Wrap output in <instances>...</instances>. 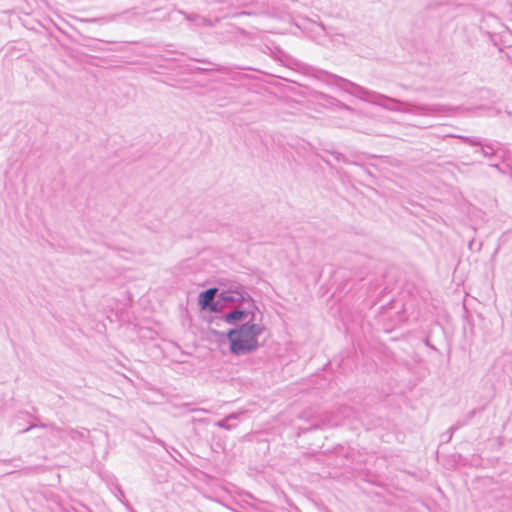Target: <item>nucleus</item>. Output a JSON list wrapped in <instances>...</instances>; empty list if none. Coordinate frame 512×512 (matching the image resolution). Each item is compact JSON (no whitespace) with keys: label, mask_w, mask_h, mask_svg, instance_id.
<instances>
[{"label":"nucleus","mask_w":512,"mask_h":512,"mask_svg":"<svg viewBox=\"0 0 512 512\" xmlns=\"http://www.w3.org/2000/svg\"><path fill=\"white\" fill-rule=\"evenodd\" d=\"M35 427H40V428L51 427L52 429H55V426L52 425V424L51 425H47L45 423H39V424L33 423V424H30L27 428H25L22 432H28L31 429L35 428Z\"/></svg>","instance_id":"9"},{"label":"nucleus","mask_w":512,"mask_h":512,"mask_svg":"<svg viewBox=\"0 0 512 512\" xmlns=\"http://www.w3.org/2000/svg\"><path fill=\"white\" fill-rule=\"evenodd\" d=\"M68 435L73 439V440H76L78 438H84V434L82 432H79L77 430H74V429H69L68 430Z\"/></svg>","instance_id":"10"},{"label":"nucleus","mask_w":512,"mask_h":512,"mask_svg":"<svg viewBox=\"0 0 512 512\" xmlns=\"http://www.w3.org/2000/svg\"><path fill=\"white\" fill-rule=\"evenodd\" d=\"M322 73L324 74L327 83L335 85L363 101L381 106L393 112H403L417 116L438 117L454 115L459 109V107H453L444 104H416L408 101H401L396 98L368 90L338 75L326 71H322Z\"/></svg>","instance_id":"1"},{"label":"nucleus","mask_w":512,"mask_h":512,"mask_svg":"<svg viewBox=\"0 0 512 512\" xmlns=\"http://www.w3.org/2000/svg\"><path fill=\"white\" fill-rule=\"evenodd\" d=\"M76 512H91V510L84 504H79L78 508H74Z\"/></svg>","instance_id":"12"},{"label":"nucleus","mask_w":512,"mask_h":512,"mask_svg":"<svg viewBox=\"0 0 512 512\" xmlns=\"http://www.w3.org/2000/svg\"><path fill=\"white\" fill-rule=\"evenodd\" d=\"M257 309H254L252 306L246 305L238 306L235 308H232L231 311L224 313L221 316H214L210 319V324L215 326H220L221 322H225L229 325H237L238 323L242 324L246 321L253 322L255 320V311Z\"/></svg>","instance_id":"5"},{"label":"nucleus","mask_w":512,"mask_h":512,"mask_svg":"<svg viewBox=\"0 0 512 512\" xmlns=\"http://www.w3.org/2000/svg\"><path fill=\"white\" fill-rule=\"evenodd\" d=\"M33 413L37 411L35 407L32 408Z\"/></svg>","instance_id":"16"},{"label":"nucleus","mask_w":512,"mask_h":512,"mask_svg":"<svg viewBox=\"0 0 512 512\" xmlns=\"http://www.w3.org/2000/svg\"><path fill=\"white\" fill-rule=\"evenodd\" d=\"M263 332V327L257 323L246 321L226 332H220L210 328V333L220 341H229V351L235 356H244L253 353L259 347L258 336Z\"/></svg>","instance_id":"2"},{"label":"nucleus","mask_w":512,"mask_h":512,"mask_svg":"<svg viewBox=\"0 0 512 512\" xmlns=\"http://www.w3.org/2000/svg\"><path fill=\"white\" fill-rule=\"evenodd\" d=\"M25 414H26L27 416H29V417H32L33 419H35V420H37V421L39 420L38 416H35V415L33 414V412H26Z\"/></svg>","instance_id":"14"},{"label":"nucleus","mask_w":512,"mask_h":512,"mask_svg":"<svg viewBox=\"0 0 512 512\" xmlns=\"http://www.w3.org/2000/svg\"><path fill=\"white\" fill-rule=\"evenodd\" d=\"M220 313L227 308L249 305L257 309L250 294L239 284H233L219 294Z\"/></svg>","instance_id":"3"},{"label":"nucleus","mask_w":512,"mask_h":512,"mask_svg":"<svg viewBox=\"0 0 512 512\" xmlns=\"http://www.w3.org/2000/svg\"><path fill=\"white\" fill-rule=\"evenodd\" d=\"M325 153L333 156L336 161L345 160V158L342 156V154L335 150H325Z\"/></svg>","instance_id":"11"},{"label":"nucleus","mask_w":512,"mask_h":512,"mask_svg":"<svg viewBox=\"0 0 512 512\" xmlns=\"http://www.w3.org/2000/svg\"><path fill=\"white\" fill-rule=\"evenodd\" d=\"M472 146H477L475 152L485 158H496V160H512V145L502 144L497 141L481 142L477 138L461 137Z\"/></svg>","instance_id":"4"},{"label":"nucleus","mask_w":512,"mask_h":512,"mask_svg":"<svg viewBox=\"0 0 512 512\" xmlns=\"http://www.w3.org/2000/svg\"><path fill=\"white\" fill-rule=\"evenodd\" d=\"M468 424V421H457L454 425H452L449 430L447 431V434H449V437H447L446 442H449L452 439V436L454 432H456L461 427Z\"/></svg>","instance_id":"7"},{"label":"nucleus","mask_w":512,"mask_h":512,"mask_svg":"<svg viewBox=\"0 0 512 512\" xmlns=\"http://www.w3.org/2000/svg\"><path fill=\"white\" fill-rule=\"evenodd\" d=\"M231 419H237V414L235 413H232L230 415H228L226 418H224L223 420H220L216 423V425L218 427H221V428H224V429H231V425L228 424V421L231 420Z\"/></svg>","instance_id":"8"},{"label":"nucleus","mask_w":512,"mask_h":512,"mask_svg":"<svg viewBox=\"0 0 512 512\" xmlns=\"http://www.w3.org/2000/svg\"><path fill=\"white\" fill-rule=\"evenodd\" d=\"M218 294V288H209L199 293L198 305L201 310H209L213 313H220L219 297L216 299Z\"/></svg>","instance_id":"6"},{"label":"nucleus","mask_w":512,"mask_h":512,"mask_svg":"<svg viewBox=\"0 0 512 512\" xmlns=\"http://www.w3.org/2000/svg\"><path fill=\"white\" fill-rule=\"evenodd\" d=\"M477 409H473L468 412L466 419L464 421H468V423L473 419V417L476 415Z\"/></svg>","instance_id":"13"},{"label":"nucleus","mask_w":512,"mask_h":512,"mask_svg":"<svg viewBox=\"0 0 512 512\" xmlns=\"http://www.w3.org/2000/svg\"><path fill=\"white\" fill-rule=\"evenodd\" d=\"M318 157H319V158H320V160H322V161L327 160V159H326V156H324V155H318Z\"/></svg>","instance_id":"15"}]
</instances>
